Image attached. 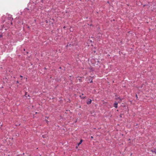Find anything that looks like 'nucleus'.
I'll return each mask as SVG.
<instances>
[{
    "label": "nucleus",
    "mask_w": 156,
    "mask_h": 156,
    "mask_svg": "<svg viewBox=\"0 0 156 156\" xmlns=\"http://www.w3.org/2000/svg\"><path fill=\"white\" fill-rule=\"evenodd\" d=\"M151 151L153 152V153H154L155 154H156V151H155V150H151Z\"/></svg>",
    "instance_id": "obj_6"
},
{
    "label": "nucleus",
    "mask_w": 156,
    "mask_h": 156,
    "mask_svg": "<svg viewBox=\"0 0 156 156\" xmlns=\"http://www.w3.org/2000/svg\"><path fill=\"white\" fill-rule=\"evenodd\" d=\"M20 77H21L22 78H23V76H21V75H20Z\"/></svg>",
    "instance_id": "obj_12"
},
{
    "label": "nucleus",
    "mask_w": 156,
    "mask_h": 156,
    "mask_svg": "<svg viewBox=\"0 0 156 156\" xmlns=\"http://www.w3.org/2000/svg\"><path fill=\"white\" fill-rule=\"evenodd\" d=\"M68 46V45H67V46H66V47H67Z\"/></svg>",
    "instance_id": "obj_20"
},
{
    "label": "nucleus",
    "mask_w": 156,
    "mask_h": 156,
    "mask_svg": "<svg viewBox=\"0 0 156 156\" xmlns=\"http://www.w3.org/2000/svg\"><path fill=\"white\" fill-rule=\"evenodd\" d=\"M82 95H83V94H82Z\"/></svg>",
    "instance_id": "obj_19"
},
{
    "label": "nucleus",
    "mask_w": 156,
    "mask_h": 156,
    "mask_svg": "<svg viewBox=\"0 0 156 156\" xmlns=\"http://www.w3.org/2000/svg\"><path fill=\"white\" fill-rule=\"evenodd\" d=\"M66 28V27H65V26H64L63 27V28Z\"/></svg>",
    "instance_id": "obj_16"
},
{
    "label": "nucleus",
    "mask_w": 156,
    "mask_h": 156,
    "mask_svg": "<svg viewBox=\"0 0 156 156\" xmlns=\"http://www.w3.org/2000/svg\"><path fill=\"white\" fill-rule=\"evenodd\" d=\"M136 98H137V94L136 95Z\"/></svg>",
    "instance_id": "obj_14"
},
{
    "label": "nucleus",
    "mask_w": 156,
    "mask_h": 156,
    "mask_svg": "<svg viewBox=\"0 0 156 156\" xmlns=\"http://www.w3.org/2000/svg\"><path fill=\"white\" fill-rule=\"evenodd\" d=\"M45 69H46V68H44Z\"/></svg>",
    "instance_id": "obj_18"
},
{
    "label": "nucleus",
    "mask_w": 156,
    "mask_h": 156,
    "mask_svg": "<svg viewBox=\"0 0 156 156\" xmlns=\"http://www.w3.org/2000/svg\"><path fill=\"white\" fill-rule=\"evenodd\" d=\"M114 106L116 108H117L118 107V103L116 102H115L114 104Z\"/></svg>",
    "instance_id": "obj_2"
},
{
    "label": "nucleus",
    "mask_w": 156,
    "mask_h": 156,
    "mask_svg": "<svg viewBox=\"0 0 156 156\" xmlns=\"http://www.w3.org/2000/svg\"><path fill=\"white\" fill-rule=\"evenodd\" d=\"M142 86L141 87V88H142Z\"/></svg>",
    "instance_id": "obj_21"
},
{
    "label": "nucleus",
    "mask_w": 156,
    "mask_h": 156,
    "mask_svg": "<svg viewBox=\"0 0 156 156\" xmlns=\"http://www.w3.org/2000/svg\"><path fill=\"white\" fill-rule=\"evenodd\" d=\"M93 82V81L92 80H91L90 82V83H92Z\"/></svg>",
    "instance_id": "obj_13"
},
{
    "label": "nucleus",
    "mask_w": 156,
    "mask_h": 156,
    "mask_svg": "<svg viewBox=\"0 0 156 156\" xmlns=\"http://www.w3.org/2000/svg\"><path fill=\"white\" fill-rule=\"evenodd\" d=\"M42 136V137H43V138H45V137L44 136V135H43Z\"/></svg>",
    "instance_id": "obj_9"
},
{
    "label": "nucleus",
    "mask_w": 156,
    "mask_h": 156,
    "mask_svg": "<svg viewBox=\"0 0 156 156\" xmlns=\"http://www.w3.org/2000/svg\"><path fill=\"white\" fill-rule=\"evenodd\" d=\"M83 140H81L80 142L78 144V146H79L80 144L82 142Z\"/></svg>",
    "instance_id": "obj_5"
},
{
    "label": "nucleus",
    "mask_w": 156,
    "mask_h": 156,
    "mask_svg": "<svg viewBox=\"0 0 156 156\" xmlns=\"http://www.w3.org/2000/svg\"><path fill=\"white\" fill-rule=\"evenodd\" d=\"M92 100L90 99L87 102V104L88 105L90 104L91 103Z\"/></svg>",
    "instance_id": "obj_3"
},
{
    "label": "nucleus",
    "mask_w": 156,
    "mask_h": 156,
    "mask_svg": "<svg viewBox=\"0 0 156 156\" xmlns=\"http://www.w3.org/2000/svg\"><path fill=\"white\" fill-rule=\"evenodd\" d=\"M19 83V82L18 81H17V83Z\"/></svg>",
    "instance_id": "obj_17"
},
{
    "label": "nucleus",
    "mask_w": 156,
    "mask_h": 156,
    "mask_svg": "<svg viewBox=\"0 0 156 156\" xmlns=\"http://www.w3.org/2000/svg\"><path fill=\"white\" fill-rule=\"evenodd\" d=\"M91 138H93V136H91Z\"/></svg>",
    "instance_id": "obj_15"
},
{
    "label": "nucleus",
    "mask_w": 156,
    "mask_h": 156,
    "mask_svg": "<svg viewBox=\"0 0 156 156\" xmlns=\"http://www.w3.org/2000/svg\"><path fill=\"white\" fill-rule=\"evenodd\" d=\"M2 37V35H0V37Z\"/></svg>",
    "instance_id": "obj_11"
},
{
    "label": "nucleus",
    "mask_w": 156,
    "mask_h": 156,
    "mask_svg": "<svg viewBox=\"0 0 156 156\" xmlns=\"http://www.w3.org/2000/svg\"><path fill=\"white\" fill-rule=\"evenodd\" d=\"M40 156H41V155H40Z\"/></svg>",
    "instance_id": "obj_22"
},
{
    "label": "nucleus",
    "mask_w": 156,
    "mask_h": 156,
    "mask_svg": "<svg viewBox=\"0 0 156 156\" xmlns=\"http://www.w3.org/2000/svg\"><path fill=\"white\" fill-rule=\"evenodd\" d=\"M118 98L119 99L120 101H121L122 100L120 98Z\"/></svg>",
    "instance_id": "obj_10"
},
{
    "label": "nucleus",
    "mask_w": 156,
    "mask_h": 156,
    "mask_svg": "<svg viewBox=\"0 0 156 156\" xmlns=\"http://www.w3.org/2000/svg\"><path fill=\"white\" fill-rule=\"evenodd\" d=\"M25 97H26V98H27L29 97L30 96L29 95H27V92H25Z\"/></svg>",
    "instance_id": "obj_4"
},
{
    "label": "nucleus",
    "mask_w": 156,
    "mask_h": 156,
    "mask_svg": "<svg viewBox=\"0 0 156 156\" xmlns=\"http://www.w3.org/2000/svg\"><path fill=\"white\" fill-rule=\"evenodd\" d=\"M2 124L1 125V127H0V128L2 129Z\"/></svg>",
    "instance_id": "obj_7"
},
{
    "label": "nucleus",
    "mask_w": 156,
    "mask_h": 156,
    "mask_svg": "<svg viewBox=\"0 0 156 156\" xmlns=\"http://www.w3.org/2000/svg\"><path fill=\"white\" fill-rule=\"evenodd\" d=\"M81 98H82V99H84V98H85V97H83Z\"/></svg>",
    "instance_id": "obj_8"
},
{
    "label": "nucleus",
    "mask_w": 156,
    "mask_h": 156,
    "mask_svg": "<svg viewBox=\"0 0 156 156\" xmlns=\"http://www.w3.org/2000/svg\"><path fill=\"white\" fill-rule=\"evenodd\" d=\"M8 19L9 20H10L11 21V25H12V21L13 20V18L11 16L10 17H8Z\"/></svg>",
    "instance_id": "obj_1"
}]
</instances>
